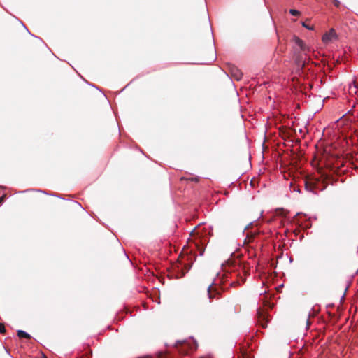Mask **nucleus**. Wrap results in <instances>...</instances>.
<instances>
[{"label": "nucleus", "instance_id": "f257e3e1", "mask_svg": "<svg viewBox=\"0 0 358 358\" xmlns=\"http://www.w3.org/2000/svg\"><path fill=\"white\" fill-rule=\"evenodd\" d=\"M268 314L266 311L262 308H258L257 310L256 317L257 320V323L263 328H266L267 327V323L268 322Z\"/></svg>", "mask_w": 358, "mask_h": 358}, {"label": "nucleus", "instance_id": "f03ea898", "mask_svg": "<svg viewBox=\"0 0 358 358\" xmlns=\"http://www.w3.org/2000/svg\"><path fill=\"white\" fill-rule=\"evenodd\" d=\"M320 182L316 179H308L305 181V187L306 189L310 191V192H315L317 189H320V190L323 189L325 186H323L322 187H320Z\"/></svg>", "mask_w": 358, "mask_h": 358}, {"label": "nucleus", "instance_id": "7ed1b4c3", "mask_svg": "<svg viewBox=\"0 0 358 358\" xmlns=\"http://www.w3.org/2000/svg\"><path fill=\"white\" fill-rule=\"evenodd\" d=\"M229 72L231 76L236 80H240L243 77V73L234 65L231 64L229 66Z\"/></svg>", "mask_w": 358, "mask_h": 358}, {"label": "nucleus", "instance_id": "20e7f679", "mask_svg": "<svg viewBox=\"0 0 358 358\" xmlns=\"http://www.w3.org/2000/svg\"><path fill=\"white\" fill-rule=\"evenodd\" d=\"M336 37V31L334 29H330L328 33H326L322 36V41L325 43H329Z\"/></svg>", "mask_w": 358, "mask_h": 358}, {"label": "nucleus", "instance_id": "39448f33", "mask_svg": "<svg viewBox=\"0 0 358 358\" xmlns=\"http://www.w3.org/2000/svg\"><path fill=\"white\" fill-rule=\"evenodd\" d=\"M252 225V222H250L249 224H248V235H247V237H248V258H250L253 256H255V250H250V246L248 245L249 244V242L250 241V232H249V229H250V226Z\"/></svg>", "mask_w": 358, "mask_h": 358}, {"label": "nucleus", "instance_id": "423d86ee", "mask_svg": "<svg viewBox=\"0 0 358 358\" xmlns=\"http://www.w3.org/2000/svg\"><path fill=\"white\" fill-rule=\"evenodd\" d=\"M219 294L217 289L213 287L211 284L208 287V295L210 300H212L213 298L216 296V295Z\"/></svg>", "mask_w": 358, "mask_h": 358}, {"label": "nucleus", "instance_id": "0eeeda50", "mask_svg": "<svg viewBox=\"0 0 358 358\" xmlns=\"http://www.w3.org/2000/svg\"><path fill=\"white\" fill-rule=\"evenodd\" d=\"M294 41L295 43L300 48L301 50L304 52L306 50V47L303 41L298 37H294Z\"/></svg>", "mask_w": 358, "mask_h": 358}, {"label": "nucleus", "instance_id": "6e6552de", "mask_svg": "<svg viewBox=\"0 0 358 358\" xmlns=\"http://www.w3.org/2000/svg\"><path fill=\"white\" fill-rule=\"evenodd\" d=\"M17 334L20 338H31V336L29 334H27V332H25L22 330H18Z\"/></svg>", "mask_w": 358, "mask_h": 358}, {"label": "nucleus", "instance_id": "1a4fd4ad", "mask_svg": "<svg viewBox=\"0 0 358 358\" xmlns=\"http://www.w3.org/2000/svg\"><path fill=\"white\" fill-rule=\"evenodd\" d=\"M200 242H201V241L199 240V241H197V242L195 241L194 243L195 245V247L197 248L198 250L199 251V255H202L204 252V248L202 246L199 245Z\"/></svg>", "mask_w": 358, "mask_h": 358}, {"label": "nucleus", "instance_id": "9d476101", "mask_svg": "<svg viewBox=\"0 0 358 358\" xmlns=\"http://www.w3.org/2000/svg\"><path fill=\"white\" fill-rule=\"evenodd\" d=\"M309 22H310L309 20H307L305 22H303L302 26L309 30H313L314 27L313 25H310Z\"/></svg>", "mask_w": 358, "mask_h": 358}, {"label": "nucleus", "instance_id": "9b49d317", "mask_svg": "<svg viewBox=\"0 0 358 358\" xmlns=\"http://www.w3.org/2000/svg\"><path fill=\"white\" fill-rule=\"evenodd\" d=\"M258 182H259L258 180L255 178H253L251 179L250 185L251 187L255 188L256 185L258 184Z\"/></svg>", "mask_w": 358, "mask_h": 358}, {"label": "nucleus", "instance_id": "f8f14e48", "mask_svg": "<svg viewBox=\"0 0 358 358\" xmlns=\"http://www.w3.org/2000/svg\"><path fill=\"white\" fill-rule=\"evenodd\" d=\"M343 165V161L340 158H337L335 164H334V166L336 168H338L340 166Z\"/></svg>", "mask_w": 358, "mask_h": 358}, {"label": "nucleus", "instance_id": "ddd939ff", "mask_svg": "<svg viewBox=\"0 0 358 358\" xmlns=\"http://www.w3.org/2000/svg\"><path fill=\"white\" fill-rule=\"evenodd\" d=\"M289 13L294 16H298L300 15V12L295 9L289 10Z\"/></svg>", "mask_w": 358, "mask_h": 358}, {"label": "nucleus", "instance_id": "4468645a", "mask_svg": "<svg viewBox=\"0 0 358 358\" xmlns=\"http://www.w3.org/2000/svg\"><path fill=\"white\" fill-rule=\"evenodd\" d=\"M0 333L1 334H5L6 333V328L3 323H0Z\"/></svg>", "mask_w": 358, "mask_h": 358}, {"label": "nucleus", "instance_id": "2eb2a0df", "mask_svg": "<svg viewBox=\"0 0 358 358\" xmlns=\"http://www.w3.org/2000/svg\"><path fill=\"white\" fill-rule=\"evenodd\" d=\"M183 345H186V342L185 341H178L176 343V348H179L180 346H183Z\"/></svg>", "mask_w": 358, "mask_h": 358}, {"label": "nucleus", "instance_id": "dca6fc26", "mask_svg": "<svg viewBox=\"0 0 358 358\" xmlns=\"http://www.w3.org/2000/svg\"><path fill=\"white\" fill-rule=\"evenodd\" d=\"M158 358H169V357L168 355L161 352L159 354Z\"/></svg>", "mask_w": 358, "mask_h": 358}, {"label": "nucleus", "instance_id": "f3484780", "mask_svg": "<svg viewBox=\"0 0 358 358\" xmlns=\"http://www.w3.org/2000/svg\"><path fill=\"white\" fill-rule=\"evenodd\" d=\"M298 66H301L303 67L305 66V63L302 61H300L299 59H297L296 61Z\"/></svg>", "mask_w": 358, "mask_h": 358}, {"label": "nucleus", "instance_id": "a211bd4d", "mask_svg": "<svg viewBox=\"0 0 358 358\" xmlns=\"http://www.w3.org/2000/svg\"><path fill=\"white\" fill-rule=\"evenodd\" d=\"M334 4L336 7H339L340 6V1L338 0H334Z\"/></svg>", "mask_w": 358, "mask_h": 358}, {"label": "nucleus", "instance_id": "6ab92c4d", "mask_svg": "<svg viewBox=\"0 0 358 358\" xmlns=\"http://www.w3.org/2000/svg\"><path fill=\"white\" fill-rule=\"evenodd\" d=\"M189 180H190L192 181H194V182H199V178L198 177L191 178Z\"/></svg>", "mask_w": 358, "mask_h": 358}, {"label": "nucleus", "instance_id": "aec40b11", "mask_svg": "<svg viewBox=\"0 0 358 358\" xmlns=\"http://www.w3.org/2000/svg\"><path fill=\"white\" fill-rule=\"evenodd\" d=\"M243 274H244V275H245V274H246V271L245 270V267H244V266H243Z\"/></svg>", "mask_w": 358, "mask_h": 358}, {"label": "nucleus", "instance_id": "412c9836", "mask_svg": "<svg viewBox=\"0 0 358 358\" xmlns=\"http://www.w3.org/2000/svg\"><path fill=\"white\" fill-rule=\"evenodd\" d=\"M245 355V352H243V354H242V357H243V358H244Z\"/></svg>", "mask_w": 358, "mask_h": 358}, {"label": "nucleus", "instance_id": "4be33fe9", "mask_svg": "<svg viewBox=\"0 0 358 358\" xmlns=\"http://www.w3.org/2000/svg\"><path fill=\"white\" fill-rule=\"evenodd\" d=\"M246 244V238L244 239L243 241V245Z\"/></svg>", "mask_w": 358, "mask_h": 358}, {"label": "nucleus", "instance_id": "5701e85b", "mask_svg": "<svg viewBox=\"0 0 358 358\" xmlns=\"http://www.w3.org/2000/svg\"><path fill=\"white\" fill-rule=\"evenodd\" d=\"M247 348H248V350H249V348H250V346H249V343H248Z\"/></svg>", "mask_w": 358, "mask_h": 358}, {"label": "nucleus", "instance_id": "b1692460", "mask_svg": "<svg viewBox=\"0 0 358 358\" xmlns=\"http://www.w3.org/2000/svg\"><path fill=\"white\" fill-rule=\"evenodd\" d=\"M247 358H253V357H250V355H249V354L248 353V357H247Z\"/></svg>", "mask_w": 358, "mask_h": 358}, {"label": "nucleus", "instance_id": "393cba45", "mask_svg": "<svg viewBox=\"0 0 358 358\" xmlns=\"http://www.w3.org/2000/svg\"><path fill=\"white\" fill-rule=\"evenodd\" d=\"M251 234H252V237H254L255 234L254 233H251Z\"/></svg>", "mask_w": 358, "mask_h": 358}, {"label": "nucleus", "instance_id": "a878e982", "mask_svg": "<svg viewBox=\"0 0 358 358\" xmlns=\"http://www.w3.org/2000/svg\"><path fill=\"white\" fill-rule=\"evenodd\" d=\"M3 199L0 198V203L2 202Z\"/></svg>", "mask_w": 358, "mask_h": 358}, {"label": "nucleus", "instance_id": "bb28decb", "mask_svg": "<svg viewBox=\"0 0 358 358\" xmlns=\"http://www.w3.org/2000/svg\"><path fill=\"white\" fill-rule=\"evenodd\" d=\"M238 358H240V357H238Z\"/></svg>", "mask_w": 358, "mask_h": 358}]
</instances>
